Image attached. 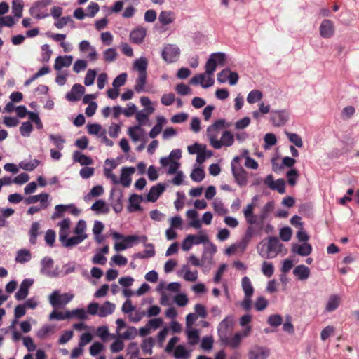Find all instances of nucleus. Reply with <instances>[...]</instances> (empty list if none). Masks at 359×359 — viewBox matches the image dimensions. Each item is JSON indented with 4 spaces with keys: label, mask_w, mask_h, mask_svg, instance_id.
I'll use <instances>...</instances> for the list:
<instances>
[{
    "label": "nucleus",
    "mask_w": 359,
    "mask_h": 359,
    "mask_svg": "<svg viewBox=\"0 0 359 359\" xmlns=\"http://www.w3.org/2000/svg\"><path fill=\"white\" fill-rule=\"evenodd\" d=\"M240 161L241 157L235 156L231 161V166L236 183L243 187L248 183V173L241 165Z\"/></svg>",
    "instance_id": "nucleus-1"
},
{
    "label": "nucleus",
    "mask_w": 359,
    "mask_h": 359,
    "mask_svg": "<svg viewBox=\"0 0 359 359\" xmlns=\"http://www.w3.org/2000/svg\"><path fill=\"white\" fill-rule=\"evenodd\" d=\"M208 138L211 147L215 149H219L222 147H231L235 142L233 135L229 130H225L224 133L222 134L220 140H217V133L215 135H210Z\"/></svg>",
    "instance_id": "nucleus-2"
},
{
    "label": "nucleus",
    "mask_w": 359,
    "mask_h": 359,
    "mask_svg": "<svg viewBox=\"0 0 359 359\" xmlns=\"http://www.w3.org/2000/svg\"><path fill=\"white\" fill-rule=\"evenodd\" d=\"M226 55L222 53H215L210 55V57L205 64V74H214L217 65H224L225 64Z\"/></svg>",
    "instance_id": "nucleus-3"
},
{
    "label": "nucleus",
    "mask_w": 359,
    "mask_h": 359,
    "mask_svg": "<svg viewBox=\"0 0 359 359\" xmlns=\"http://www.w3.org/2000/svg\"><path fill=\"white\" fill-rule=\"evenodd\" d=\"M180 57V49L176 45L168 44L164 46L162 58L168 63L176 62Z\"/></svg>",
    "instance_id": "nucleus-4"
},
{
    "label": "nucleus",
    "mask_w": 359,
    "mask_h": 359,
    "mask_svg": "<svg viewBox=\"0 0 359 359\" xmlns=\"http://www.w3.org/2000/svg\"><path fill=\"white\" fill-rule=\"evenodd\" d=\"M72 299V295L69 296L67 294L60 295L58 291L55 290L49 296V302L50 305L56 307L60 305H65Z\"/></svg>",
    "instance_id": "nucleus-5"
},
{
    "label": "nucleus",
    "mask_w": 359,
    "mask_h": 359,
    "mask_svg": "<svg viewBox=\"0 0 359 359\" xmlns=\"http://www.w3.org/2000/svg\"><path fill=\"white\" fill-rule=\"evenodd\" d=\"M270 120L276 126L284 125L288 120V114L285 110H275L271 111Z\"/></svg>",
    "instance_id": "nucleus-6"
},
{
    "label": "nucleus",
    "mask_w": 359,
    "mask_h": 359,
    "mask_svg": "<svg viewBox=\"0 0 359 359\" xmlns=\"http://www.w3.org/2000/svg\"><path fill=\"white\" fill-rule=\"evenodd\" d=\"M269 350L264 346H252L248 352L249 359H266L269 356Z\"/></svg>",
    "instance_id": "nucleus-7"
},
{
    "label": "nucleus",
    "mask_w": 359,
    "mask_h": 359,
    "mask_svg": "<svg viewBox=\"0 0 359 359\" xmlns=\"http://www.w3.org/2000/svg\"><path fill=\"white\" fill-rule=\"evenodd\" d=\"M334 33V23L331 20H323L320 26V34L323 38L332 37Z\"/></svg>",
    "instance_id": "nucleus-8"
},
{
    "label": "nucleus",
    "mask_w": 359,
    "mask_h": 359,
    "mask_svg": "<svg viewBox=\"0 0 359 359\" xmlns=\"http://www.w3.org/2000/svg\"><path fill=\"white\" fill-rule=\"evenodd\" d=\"M214 79L211 77L205 79V75L203 73L194 76L189 81V83L193 85H198L200 83L201 86L205 88L212 86L214 84Z\"/></svg>",
    "instance_id": "nucleus-9"
},
{
    "label": "nucleus",
    "mask_w": 359,
    "mask_h": 359,
    "mask_svg": "<svg viewBox=\"0 0 359 359\" xmlns=\"http://www.w3.org/2000/svg\"><path fill=\"white\" fill-rule=\"evenodd\" d=\"M84 87L81 84L76 83L73 85L71 92L66 95V98L70 102H76L81 100L84 93Z\"/></svg>",
    "instance_id": "nucleus-10"
},
{
    "label": "nucleus",
    "mask_w": 359,
    "mask_h": 359,
    "mask_svg": "<svg viewBox=\"0 0 359 359\" xmlns=\"http://www.w3.org/2000/svg\"><path fill=\"white\" fill-rule=\"evenodd\" d=\"M33 284V280L30 279H25L20 288L15 294V298L18 301H22L28 295L29 287Z\"/></svg>",
    "instance_id": "nucleus-11"
},
{
    "label": "nucleus",
    "mask_w": 359,
    "mask_h": 359,
    "mask_svg": "<svg viewBox=\"0 0 359 359\" xmlns=\"http://www.w3.org/2000/svg\"><path fill=\"white\" fill-rule=\"evenodd\" d=\"M165 190V186L162 184H158L155 186H152L149 193L147 194V201L155 203L158 197L161 196V194H163V192Z\"/></svg>",
    "instance_id": "nucleus-12"
},
{
    "label": "nucleus",
    "mask_w": 359,
    "mask_h": 359,
    "mask_svg": "<svg viewBox=\"0 0 359 359\" xmlns=\"http://www.w3.org/2000/svg\"><path fill=\"white\" fill-rule=\"evenodd\" d=\"M242 338L241 332H236L233 337H229L228 335H226V339L224 337H220L219 339L222 343L229 346L232 348H236L241 344Z\"/></svg>",
    "instance_id": "nucleus-13"
},
{
    "label": "nucleus",
    "mask_w": 359,
    "mask_h": 359,
    "mask_svg": "<svg viewBox=\"0 0 359 359\" xmlns=\"http://www.w3.org/2000/svg\"><path fill=\"white\" fill-rule=\"evenodd\" d=\"M232 328V322L231 320L227 318H224L219 323V327H217V334H219V337H224L226 339V335H228L231 333Z\"/></svg>",
    "instance_id": "nucleus-14"
},
{
    "label": "nucleus",
    "mask_w": 359,
    "mask_h": 359,
    "mask_svg": "<svg viewBox=\"0 0 359 359\" xmlns=\"http://www.w3.org/2000/svg\"><path fill=\"white\" fill-rule=\"evenodd\" d=\"M135 171L133 167H125L122 169L119 182L121 183L125 187H128L131 182V175H133Z\"/></svg>",
    "instance_id": "nucleus-15"
},
{
    "label": "nucleus",
    "mask_w": 359,
    "mask_h": 359,
    "mask_svg": "<svg viewBox=\"0 0 359 359\" xmlns=\"http://www.w3.org/2000/svg\"><path fill=\"white\" fill-rule=\"evenodd\" d=\"M292 252L301 256L310 255L312 248L310 243H304L302 245L294 244L292 246Z\"/></svg>",
    "instance_id": "nucleus-16"
},
{
    "label": "nucleus",
    "mask_w": 359,
    "mask_h": 359,
    "mask_svg": "<svg viewBox=\"0 0 359 359\" xmlns=\"http://www.w3.org/2000/svg\"><path fill=\"white\" fill-rule=\"evenodd\" d=\"M142 201V197L141 195L133 194L129 198V206L128 211L129 212H135L137 211L142 210V208L140 205V203Z\"/></svg>",
    "instance_id": "nucleus-17"
},
{
    "label": "nucleus",
    "mask_w": 359,
    "mask_h": 359,
    "mask_svg": "<svg viewBox=\"0 0 359 359\" xmlns=\"http://www.w3.org/2000/svg\"><path fill=\"white\" fill-rule=\"evenodd\" d=\"M41 226L39 222H34L30 226L29 230V243L32 245H35L37 243V238L41 233L40 231Z\"/></svg>",
    "instance_id": "nucleus-18"
},
{
    "label": "nucleus",
    "mask_w": 359,
    "mask_h": 359,
    "mask_svg": "<svg viewBox=\"0 0 359 359\" xmlns=\"http://www.w3.org/2000/svg\"><path fill=\"white\" fill-rule=\"evenodd\" d=\"M146 36V29L143 27H137L131 31L130 39L135 43H140Z\"/></svg>",
    "instance_id": "nucleus-19"
},
{
    "label": "nucleus",
    "mask_w": 359,
    "mask_h": 359,
    "mask_svg": "<svg viewBox=\"0 0 359 359\" xmlns=\"http://www.w3.org/2000/svg\"><path fill=\"white\" fill-rule=\"evenodd\" d=\"M293 273L300 280H306L311 274L309 268L304 264L299 265L294 268Z\"/></svg>",
    "instance_id": "nucleus-20"
},
{
    "label": "nucleus",
    "mask_w": 359,
    "mask_h": 359,
    "mask_svg": "<svg viewBox=\"0 0 359 359\" xmlns=\"http://www.w3.org/2000/svg\"><path fill=\"white\" fill-rule=\"evenodd\" d=\"M72 62V57L71 55L57 57L55 61L54 69L60 70L63 67H69Z\"/></svg>",
    "instance_id": "nucleus-21"
},
{
    "label": "nucleus",
    "mask_w": 359,
    "mask_h": 359,
    "mask_svg": "<svg viewBox=\"0 0 359 359\" xmlns=\"http://www.w3.org/2000/svg\"><path fill=\"white\" fill-rule=\"evenodd\" d=\"M115 309V304L109 301H105L102 306H99L98 316L106 317L113 313Z\"/></svg>",
    "instance_id": "nucleus-22"
},
{
    "label": "nucleus",
    "mask_w": 359,
    "mask_h": 359,
    "mask_svg": "<svg viewBox=\"0 0 359 359\" xmlns=\"http://www.w3.org/2000/svg\"><path fill=\"white\" fill-rule=\"evenodd\" d=\"M88 236H74L70 238H67L61 241L62 245L65 248H72L79 244L83 240L87 238Z\"/></svg>",
    "instance_id": "nucleus-23"
},
{
    "label": "nucleus",
    "mask_w": 359,
    "mask_h": 359,
    "mask_svg": "<svg viewBox=\"0 0 359 359\" xmlns=\"http://www.w3.org/2000/svg\"><path fill=\"white\" fill-rule=\"evenodd\" d=\"M156 123L154 126V127L152 128V129L149 132V137L150 138H155L157 137V135L161 133L163 124H164L166 122V119L164 118L163 116H158L156 118Z\"/></svg>",
    "instance_id": "nucleus-24"
},
{
    "label": "nucleus",
    "mask_w": 359,
    "mask_h": 359,
    "mask_svg": "<svg viewBox=\"0 0 359 359\" xmlns=\"http://www.w3.org/2000/svg\"><path fill=\"white\" fill-rule=\"evenodd\" d=\"M73 161L80 163L81 165L88 166L93 164V160L90 157L86 156L79 151L73 153Z\"/></svg>",
    "instance_id": "nucleus-25"
},
{
    "label": "nucleus",
    "mask_w": 359,
    "mask_h": 359,
    "mask_svg": "<svg viewBox=\"0 0 359 359\" xmlns=\"http://www.w3.org/2000/svg\"><path fill=\"white\" fill-rule=\"evenodd\" d=\"M241 286L244 295L252 297L254 292V288L252 285L251 280L248 276H243L241 280Z\"/></svg>",
    "instance_id": "nucleus-26"
},
{
    "label": "nucleus",
    "mask_w": 359,
    "mask_h": 359,
    "mask_svg": "<svg viewBox=\"0 0 359 359\" xmlns=\"http://www.w3.org/2000/svg\"><path fill=\"white\" fill-rule=\"evenodd\" d=\"M48 198V194H39L38 195L30 196L25 199V203L32 204L40 201L41 204L46 203Z\"/></svg>",
    "instance_id": "nucleus-27"
},
{
    "label": "nucleus",
    "mask_w": 359,
    "mask_h": 359,
    "mask_svg": "<svg viewBox=\"0 0 359 359\" xmlns=\"http://www.w3.org/2000/svg\"><path fill=\"white\" fill-rule=\"evenodd\" d=\"M174 13L170 11H163L158 15V21L163 25H168L174 21Z\"/></svg>",
    "instance_id": "nucleus-28"
},
{
    "label": "nucleus",
    "mask_w": 359,
    "mask_h": 359,
    "mask_svg": "<svg viewBox=\"0 0 359 359\" xmlns=\"http://www.w3.org/2000/svg\"><path fill=\"white\" fill-rule=\"evenodd\" d=\"M41 264H42L41 273L46 276H50V269L53 268V265L54 264V262L52 258L48 257L43 258L42 261H41Z\"/></svg>",
    "instance_id": "nucleus-29"
},
{
    "label": "nucleus",
    "mask_w": 359,
    "mask_h": 359,
    "mask_svg": "<svg viewBox=\"0 0 359 359\" xmlns=\"http://www.w3.org/2000/svg\"><path fill=\"white\" fill-rule=\"evenodd\" d=\"M283 244L279 242V240L276 237H270L268 243V251L269 252H274L275 255L278 254L280 251V247Z\"/></svg>",
    "instance_id": "nucleus-30"
},
{
    "label": "nucleus",
    "mask_w": 359,
    "mask_h": 359,
    "mask_svg": "<svg viewBox=\"0 0 359 359\" xmlns=\"http://www.w3.org/2000/svg\"><path fill=\"white\" fill-rule=\"evenodd\" d=\"M173 356L176 359H189L190 357L189 351L187 350L184 346L178 345L174 351Z\"/></svg>",
    "instance_id": "nucleus-31"
},
{
    "label": "nucleus",
    "mask_w": 359,
    "mask_h": 359,
    "mask_svg": "<svg viewBox=\"0 0 359 359\" xmlns=\"http://www.w3.org/2000/svg\"><path fill=\"white\" fill-rule=\"evenodd\" d=\"M225 127V120L219 119L217 120L213 124H211L208 128V137L210 135L217 134L218 130Z\"/></svg>",
    "instance_id": "nucleus-32"
},
{
    "label": "nucleus",
    "mask_w": 359,
    "mask_h": 359,
    "mask_svg": "<svg viewBox=\"0 0 359 359\" xmlns=\"http://www.w3.org/2000/svg\"><path fill=\"white\" fill-rule=\"evenodd\" d=\"M263 97V93L259 90H253L248 94L247 102L249 104H254L261 101Z\"/></svg>",
    "instance_id": "nucleus-33"
},
{
    "label": "nucleus",
    "mask_w": 359,
    "mask_h": 359,
    "mask_svg": "<svg viewBox=\"0 0 359 359\" xmlns=\"http://www.w3.org/2000/svg\"><path fill=\"white\" fill-rule=\"evenodd\" d=\"M23 10L22 0H13L12 1V11L15 17L22 18Z\"/></svg>",
    "instance_id": "nucleus-34"
},
{
    "label": "nucleus",
    "mask_w": 359,
    "mask_h": 359,
    "mask_svg": "<svg viewBox=\"0 0 359 359\" xmlns=\"http://www.w3.org/2000/svg\"><path fill=\"white\" fill-rule=\"evenodd\" d=\"M146 247L150 248L149 250H145L142 252L135 254V257L137 259H147L154 257L156 255L155 250L154 249L153 244H146Z\"/></svg>",
    "instance_id": "nucleus-35"
},
{
    "label": "nucleus",
    "mask_w": 359,
    "mask_h": 359,
    "mask_svg": "<svg viewBox=\"0 0 359 359\" xmlns=\"http://www.w3.org/2000/svg\"><path fill=\"white\" fill-rule=\"evenodd\" d=\"M91 210L93 211H97V212H103V213L109 212V208L107 207V205L102 199H99V200L96 201L95 202H94L91 206Z\"/></svg>",
    "instance_id": "nucleus-36"
},
{
    "label": "nucleus",
    "mask_w": 359,
    "mask_h": 359,
    "mask_svg": "<svg viewBox=\"0 0 359 359\" xmlns=\"http://www.w3.org/2000/svg\"><path fill=\"white\" fill-rule=\"evenodd\" d=\"M146 111L147 113L143 112V111H140L136 113L135 118L139 122L140 125H144L145 121L147 120L148 116L153 113L154 108L153 107H147Z\"/></svg>",
    "instance_id": "nucleus-37"
},
{
    "label": "nucleus",
    "mask_w": 359,
    "mask_h": 359,
    "mask_svg": "<svg viewBox=\"0 0 359 359\" xmlns=\"http://www.w3.org/2000/svg\"><path fill=\"white\" fill-rule=\"evenodd\" d=\"M147 81V74H139L137 76L135 85V90L136 92L140 93L144 90V86Z\"/></svg>",
    "instance_id": "nucleus-38"
},
{
    "label": "nucleus",
    "mask_w": 359,
    "mask_h": 359,
    "mask_svg": "<svg viewBox=\"0 0 359 359\" xmlns=\"http://www.w3.org/2000/svg\"><path fill=\"white\" fill-rule=\"evenodd\" d=\"M183 271H184V279L188 282H195L198 279V271H190L189 267L184 265L182 267Z\"/></svg>",
    "instance_id": "nucleus-39"
},
{
    "label": "nucleus",
    "mask_w": 359,
    "mask_h": 359,
    "mask_svg": "<svg viewBox=\"0 0 359 359\" xmlns=\"http://www.w3.org/2000/svg\"><path fill=\"white\" fill-rule=\"evenodd\" d=\"M31 258V254L28 250L21 249L18 251L16 262L23 264L28 262Z\"/></svg>",
    "instance_id": "nucleus-40"
},
{
    "label": "nucleus",
    "mask_w": 359,
    "mask_h": 359,
    "mask_svg": "<svg viewBox=\"0 0 359 359\" xmlns=\"http://www.w3.org/2000/svg\"><path fill=\"white\" fill-rule=\"evenodd\" d=\"M104 193V189L102 185H97L94 186L92 189L90 190V193H88L86 197H84V199L86 201L89 200L94 197H98L101 195H102Z\"/></svg>",
    "instance_id": "nucleus-41"
},
{
    "label": "nucleus",
    "mask_w": 359,
    "mask_h": 359,
    "mask_svg": "<svg viewBox=\"0 0 359 359\" xmlns=\"http://www.w3.org/2000/svg\"><path fill=\"white\" fill-rule=\"evenodd\" d=\"M67 313L70 315V318H76L77 319L86 320L87 319L86 311L82 309H73L72 311H67Z\"/></svg>",
    "instance_id": "nucleus-42"
},
{
    "label": "nucleus",
    "mask_w": 359,
    "mask_h": 359,
    "mask_svg": "<svg viewBox=\"0 0 359 359\" xmlns=\"http://www.w3.org/2000/svg\"><path fill=\"white\" fill-rule=\"evenodd\" d=\"M147 61L146 58L137 59L134 64L135 69L139 72V74H147Z\"/></svg>",
    "instance_id": "nucleus-43"
},
{
    "label": "nucleus",
    "mask_w": 359,
    "mask_h": 359,
    "mask_svg": "<svg viewBox=\"0 0 359 359\" xmlns=\"http://www.w3.org/2000/svg\"><path fill=\"white\" fill-rule=\"evenodd\" d=\"M153 344L154 342L151 337L145 339L141 344L142 351L145 354L151 355Z\"/></svg>",
    "instance_id": "nucleus-44"
},
{
    "label": "nucleus",
    "mask_w": 359,
    "mask_h": 359,
    "mask_svg": "<svg viewBox=\"0 0 359 359\" xmlns=\"http://www.w3.org/2000/svg\"><path fill=\"white\" fill-rule=\"evenodd\" d=\"M191 180L199 182L204 180L205 172L201 168H197L193 170L192 173L190 175Z\"/></svg>",
    "instance_id": "nucleus-45"
},
{
    "label": "nucleus",
    "mask_w": 359,
    "mask_h": 359,
    "mask_svg": "<svg viewBox=\"0 0 359 359\" xmlns=\"http://www.w3.org/2000/svg\"><path fill=\"white\" fill-rule=\"evenodd\" d=\"M117 55L118 53H116V50L113 48H108L103 53L104 60L105 62H114L116 60Z\"/></svg>",
    "instance_id": "nucleus-46"
},
{
    "label": "nucleus",
    "mask_w": 359,
    "mask_h": 359,
    "mask_svg": "<svg viewBox=\"0 0 359 359\" xmlns=\"http://www.w3.org/2000/svg\"><path fill=\"white\" fill-rule=\"evenodd\" d=\"M286 137H288L290 142L293 143L297 148H301L302 147V137L297 135V133H290L289 132H285Z\"/></svg>",
    "instance_id": "nucleus-47"
},
{
    "label": "nucleus",
    "mask_w": 359,
    "mask_h": 359,
    "mask_svg": "<svg viewBox=\"0 0 359 359\" xmlns=\"http://www.w3.org/2000/svg\"><path fill=\"white\" fill-rule=\"evenodd\" d=\"M187 337L190 345L197 344L199 341V334L197 329H192L188 331Z\"/></svg>",
    "instance_id": "nucleus-48"
},
{
    "label": "nucleus",
    "mask_w": 359,
    "mask_h": 359,
    "mask_svg": "<svg viewBox=\"0 0 359 359\" xmlns=\"http://www.w3.org/2000/svg\"><path fill=\"white\" fill-rule=\"evenodd\" d=\"M49 319H56L57 320H62L65 319H70V315L67 313V311L61 312L54 310L49 316Z\"/></svg>",
    "instance_id": "nucleus-49"
},
{
    "label": "nucleus",
    "mask_w": 359,
    "mask_h": 359,
    "mask_svg": "<svg viewBox=\"0 0 359 359\" xmlns=\"http://www.w3.org/2000/svg\"><path fill=\"white\" fill-rule=\"evenodd\" d=\"M113 238L115 240H123L126 243H131L134 241H137L138 239L137 236H124L121 234H120L118 232H114L112 233Z\"/></svg>",
    "instance_id": "nucleus-50"
},
{
    "label": "nucleus",
    "mask_w": 359,
    "mask_h": 359,
    "mask_svg": "<svg viewBox=\"0 0 359 359\" xmlns=\"http://www.w3.org/2000/svg\"><path fill=\"white\" fill-rule=\"evenodd\" d=\"M49 138L51 141L53 142L55 147H57V149L62 150L64 148L65 140L60 135H55L53 134H50L49 135Z\"/></svg>",
    "instance_id": "nucleus-51"
},
{
    "label": "nucleus",
    "mask_w": 359,
    "mask_h": 359,
    "mask_svg": "<svg viewBox=\"0 0 359 359\" xmlns=\"http://www.w3.org/2000/svg\"><path fill=\"white\" fill-rule=\"evenodd\" d=\"M33 126L29 121L24 122L20 127V133L24 137H29L32 132Z\"/></svg>",
    "instance_id": "nucleus-52"
},
{
    "label": "nucleus",
    "mask_w": 359,
    "mask_h": 359,
    "mask_svg": "<svg viewBox=\"0 0 359 359\" xmlns=\"http://www.w3.org/2000/svg\"><path fill=\"white\" fill-rule=\"evenodd\" d=\"M271 190H276L280 194H284L285 192V183L283 179L276 180V182L270 188Z\"/></svg>",
    "instance_id": "nucleus-53"
},
{
    "label": "nucleus",
    "mask_w": 359,
    "mask_h": 359,
    "mask_svg": "<svg viewBox=\"0 0 359 359\" xmlns=\"http://www.w3.org/2000/svg\"><path fill=\"white\" fill-rule=\"evenodd\" d=\"M264 148L269 149L276 144V137L273 133H266L264 137Z\"/></svg>",
    "instance_id": "nucleus-54"
},
{
    "label": "nucleus",
    "mask_w": 359,
    "mask_h": 359,
    "mask_svg": "<svg viewBox=\"0 0 359 359\" xmlns=\"http://www.w3.org/2000/svg\"><path fill=\"white\" fill-rule=\"evenodd\" d=\"M127 74L126 73H121L115 77L113 81V87L118 88L126 83Z\"/></svg>",
    "instance_id": "nucleus-55"
},
{
    "label": "nucleus",
    "mask_w": 359,
    "mask_h": 359,
    "mask_svg": "<svg viewBox=\"0 0 359 359\" xmlns=\"http://www.w3.org/2000/svg\"><path fill=\"white\" fill-rule=\"evenodd\" d=\"M262 271L263 274L267 277L272 276L274 273V267L273 264L264 262L262 263Z\"/></svg>",
    "instance_id": "nucleus-56"
},
{
    "label": "nucleus",
    "mask_w": 359,
    "mask_h": 359,
    "mask_svg": "<svg viewBox=\"0 0 359 359\" xmlns=\"http://www.w3.org/2000/svg\"><path fill=\"white\" fill-rule=\"evenodd\" d=\"M269 305L268 300L264 297H259L255 302V309L258 311H262L267 308Z\"/></svg>",
    "instance_id": "nucleus-57"
},
{
    "label": "nucleus",
    "mask_w": 359,
    "mask_h": 359,
    "mask_svg": "<svg viewBox=\"0 0 359 359\" xmlns=\"http://www.w3.org/2000/svg\"><path fill=\"white\" fill-rule=\"evenodd\" d=\"M45 242L46 245L52 247L55 244V232L53 230L49 229L46 231L45 237H44Z\"/></svg>",
    "instance_id": "nucleus-58"
},
{
    "label": "nucleus",
    "mask_w": 359,
    "mask_h": 359,
    "mask_svg": "<svg viewBox=\"0 0 359 359\" xmlns=\"http://www.w3.org/2000/svg\"><path fill=\"white\" fill-rule=\"evenodd\" d=\"M268 323L272 327H278L283 323V318L279 314L271 315L268 318Z\"/></svg>",
    "instance_id": "nucleus-59"
},
{
    "label": "nucleus",
    "mask_w": 359,
    "mask_h": 359,
    "mask_svg": "<svg viewBox=\"0 0 359 359\" xmlns=\"http://www.w3.org/2000/svg\"><path fill=\"white\" fill-rule=\"evenodd\" d=\"M339 298L336 295H333L330 297V299H329L328 300V302H327V306H326V310L328 311H332L335 309H337L338 306H339Z\"/></svg>",
    "instance_id": "nucleus-60"
},
{
    "label": "nucleus",
    "mask_w": 359,
    "mask_h": 359,
    "mask_svg": "<svg viewBox=\"0 0 359 359\" xmlns=\"http://www.w3.org/2000/svg\"><path fill=\"white\" fill-rule=\"evenodd\" d=\"M298 177L297 170L295 169H291L286 173V177H287L288 183L291 186L296 184L297 178Z\"/></svg>",
    "instance_id": "nucleus-61"
},
{
    "label": "nucleus",
    "mask_w": 359,
    "mask_h": 359,
    "mask_svg": "<svg viewBox=\"0 0 359 359\" xmlns=\"http://www.w3.org/2000/svg\"><path fill=\"white\" fill-rule=\"evenodd\" d=\"M189 239L192 240L194 245H199L201 243H205L208 241V237L206 235L195 236L189 235Z\"/></svg>",
    "instance_id": "nucleus-62"
},
{
    "label": "nucleus",
    "mask_w": 359,
    "mask_h": 359,
    "mask_svg": "<svg viewBox=\"0 0 359 359\" xmlns=\"http://www.w3.org/2000/svg\"><path fill=\"white\" fill-rule=\"evenodd\" d=\"M279 236L282 241H288L291 239L292 236V230L290 227L286 226L282 228V229L280 230Z\"/></svg>",
    "instance_id": "nucleus-63"
},
{
    "label": "nucleus",
    "mask_w": 359,
    "mask_h": 359,
    "mask_svg": "<svg viewBox=\"0 0 359 359\" xmlns=\"http://www.w3.org/2000/svg\"><path fill=\"white\" fill-rule=\"evenodd\" d=\"M175 101V95L172 93L163 94L161 97V103L163 106H171Z\"/></svg>",
    "instance_id": "nucleus-64"
}]
</instances>
